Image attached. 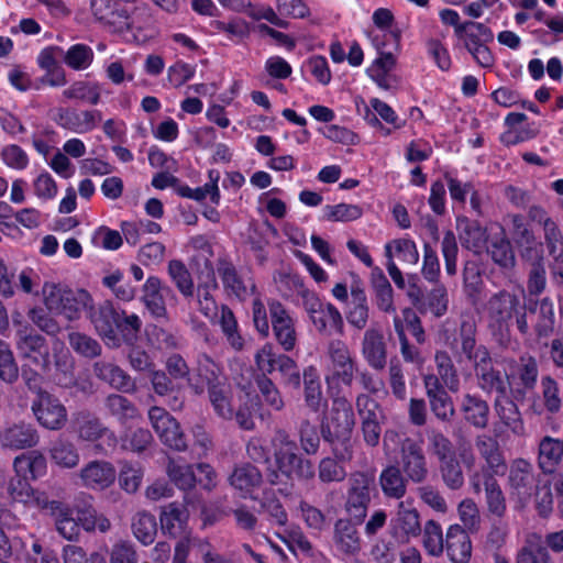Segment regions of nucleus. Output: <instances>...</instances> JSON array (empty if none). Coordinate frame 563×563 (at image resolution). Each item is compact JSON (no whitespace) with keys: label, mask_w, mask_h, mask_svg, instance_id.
I'll use <instances>...</instances> for the list:
<instances>
[{"label":"nucleus","mask_w":563,"mask_h":563,"mask_svg":"<svg viewBox=\"0 0 563 563\" xmlns=\"http://www.w3.org/2000/svg\"><path fill=\"white\" fill-rule=\"evenodd\" d=\"M65 63L73 69L87 68L93 58L92 49L85 44L73 45L66 53L64 52Z\"/></svg>","instance_id":"774afa93"},{"label":"nucleus","mask_w":563,"mask_h":563,"mask_svg":"<svg viewBox=\"0 0 563 563\" xmlns=\"http://www.w3.org/2000/svg\"><path fill=\"white\" fill-rule=\"evenodd\" d=\"M399 467L404 476L413 484H421L428 478L427 457L416 440L407 438L404 441Z\"/></svg>","instance_id":"9b49d317"},{"label":"nucleus","mask_w":563,"mask_h":563,"mask_svg":"<svg viewBox=\"0 0 563 563\" xmlns=\"http://www.w3.org/2000/svg\"><path fill=\"white\" fill-rule=\"evenodd\" d=\"M551 556L544 544L538 539L528 540L516 558V563H550Z\"/></svg>","instance_id":"052dcab7"},{"label":"nucleus","mask_w":563,"mask_h":563,"mask_svg":"<svg viewBox=\"0 0 563 563\" xmlns=\"http://www.w3.org/2000/svg\"><path fill=\"white\" fill-rule=\"evenodd\" d=\"M464 420L475 429L487 428L489 421V405L477 395L465 394L461 402Z\"/></svg>","instance_id":"c85d7f7f"},{"label":"nucleus","mask_w":563,"mask_h":563,"mask_svg":"<svg viewBox=\"0 0 563 563\" xmlns=\"http://www.w3.org/2000/svg\"><path fill=\"white\" fill-rule=\"evenodd\" d=\"M217 272L228 297L243 301L255 291V285L245 280L231 262L219 260Z\"/></svg>","instance_id":"f3484780"},{"label":"nucleus","mask_w":563,"mask_h":563,"mask_svg":"<svg viewBox=\"0 0 563 563\" xmlns=\"http://www.w3.org/2000/svg\"><path fill=\"white\" fill-rule=\"evenodd\" d=\"M219 323L229 344L236 351L243 349L244 341L238 330V321L233 311L225 305L221 306V316Z\"/></svg>","instance_id":"864d4df0"},{"label":"nucleus","mask_w":563,"mask_h":563,"mask_svg":"<svg viewBox=\"0 0 563 563\" xmlns=\"http://www.w3.org/2000/svg\"><path fill=\"white\" fill-rule=\"evenodd\" d=\"M67 340L73 351L85 358H96L102 353L101 344L86 333L70 331Z\"/></svg>","instance_id":"de8ad7c7"},{"label":"nucleus","mask_w":563,"mask_h":563,"mask_svg":"<svg viewBox=\"0 0 563 563\" xmlns=\"http://www.w3.org/2000/svg\"><path fill=\"white\" fill-rule=\"evenodd\" d=\"M532 464L525 459H516L509 467L508 484L510 489L521 498L531 496L534 486Z\"/></svg>","instance_id":"5701e85b"},{"label":"nucleus","mask_w":563,"mask_h":563,"mask_svg":"<svg viewBox=\"0 0 563 563\" xmlns=\"http://www.w3.org/2000/svg\"><path fill=\"white\" fill-rule=\"evenodd\" d=\"M31 411L44 429L58 431L67 423L66 407L49 391L32 398Z\"/></svg>","instance_id":"1a4fd4ad"},{"label":"nucleus","mask_w":563,"mask_h":563,"mask_svg":"<svg viewBox=\"0 0 563 563\" xmlns=\"http://www.w3.org/2000/svg\"><path fill=\"white\" fill-rule=\"evenodd\" d=\"M173 290L163 285L162 280L156 276H150L142 287L141 301L146 310L155 319H166L167 309L164 294H172Z\"/></svg>","instance_id":"aec40b11"},{"label":"nucleus","mask_w":563,"mask_h":563,"mask_svg":"<svg viewBox=\"0 0 563 563\" xmlns=\"http://www.w3.org/2000/svg\"><path fill=\"white\" fill-rule=\"evenodd\" d=\"M255 382L266 405L276 411H280L285 402L275 383L267 376H257Z\"/></svg>","instance_id":"338daca9"},{"label":"nucleus","mask_w":563,"mask_h":563,"mask_svg":"<svg viewBox=\"0 0 563 563\" xmlns=\"http://www.w3.org/2000/svg\"><path fill=\"white\" fill-rule=\"evenodd\" d=\"M298 439L301 450L308 455H316L320 448V435L317 426L308 419L301 420L299 423Z\"/></svg>","instance_id":"4d7b16f0"},{"label":"nucleus","mask_w":563,"mask_h":563,"mask_svg":"<svg viewBox=\"0 0 563 563\" xmlns=\"http://www.w3.org/2000/svg\"><path fill=\"white\" fill-rule=\"evenodd\" d=\"M286 357V354L276 353L273 346L265 344L255 354V363L258 371L262 373L260 376H267L278 369V364H282V360Z\"/></svg>","instance_id":"680f3d73"},{"label":"nucleus","mask_w":563,"mask_h":563,"mask_svg":"<svg viewBox=\"0 0 563 563\" xmlns=\"http://www.w3.org/2000/svg\"><path fill=\"white\" fill-rule=\"evenodd\" d=\"M482 487H484L485 490L488 511L496 518H503L507 510V504L497 479L492 476H485V481H481V488Z\"/></svg>","instance_id":"c03bdc74"},{"label":"nucleus","mask_w":563,"mask_h":563,"mask_svg":"<svg viewBox=\"0 0 563 563\" xmlns=\"http://www.w3.org/2000/svg\"><path fill=\"white\" fill-rule=\"evenodd\" d=\"M263 481L260 468L249 462L236 465L229 477L230 485L244 493L260 488Z\"/></svg>","instance_id":"473e14b6"},{"label":"nucleus","mask_w":563,"mask_h":563,"mask_svg":"<svg viewBox=\"0 0 563 563\" xmlns=\"http://www.w3.org/2000/svg\"><path fill=\"white\" fill-rule=\"evenodd\" d=\"M493 406L500 426L517 437L525 434L522 415L517 404L508 395L495 398Z\"/></svg>","instance_id":"b1692460"},{"label":"nucleus","mask_w":563,"mask_h":563,"mask_svg":"<svg viewBox=\"0 0 563 563\" xmlns=\"http://www.w3.org/2000/svg\"><path fill=\"white\" fill-rule=\"evenodd\" d=\"M167 272L176 288L185 298L194 296L195 285L191 274L181 261H169Z\"/></svg>","instance_id":"3c124183"},{"label":"nucleus","mask_w":563,"mask_h":563,"mask_svg":"<svg viewBox=\"0 0 563 563\" xmlns=\"http://www.w3.org/2000/svg\"><path fill=\"white\" fill-rule=\"evenodd\" d=\"M42 292L47 310L70 321L78 319L80 310L91 302V296L85 289L73 290L60 284L45 283Z\"/></svg>","instance_id":"7ed1b4c3"},{"label":"nucleus","mask_w":563,"mask_h":563,"mask_svg":"<svg viewBox=\"0 0 563 563\" xmlns=\"http://www.w3.org/2000/svg\"><path fill=\"white\" fill-rule=\"evenodd\" d=\"M423 545L431 555L438 556L443 552L444 540L442 529L434 520H428L424 525Z\"/></svg>","instance_id":"e2e57ef3"},{"label":"nucleus","mask_w":563,"mask_h":563,"mask_svg":"<svg viewBox=\"0 0 563 563\" xmlns=\"http://www.w3.org/2000/svg\"><path fill=\"white\" fill-rule=\"evenodd\" d=\"M485 465L473 475L471 479L472 487L476 494L481 493V481H485V476H504L507 472V463L503 451L495 453V455L488 456L484 460Z\"/></svg>","instance_id":"49530a36"},{"label":"nucleus","mask_w":563,"mask_h":563,"mask_svg":"<svg viewBox=\"0 0 563 563\" xmlns=\"http://www.w3.org/2000/svg\"><path fill=\"white\" fill-rule=\"evenodd\" d=\"M167 474L173 483L183 490H191L196 485V475L192 466L187 464H178L174 460H169L167 464Z\"/></svg>","instance_id":"5fc2aeb1"},{"label":"nucleus","mask_w":563,"mask_h":563,"mask_svg":"<svg viewBox=\"0 0 563 563\" xmlns=\"http://www.w3.org/2000/svg\"><path fill=\"white\" fill-rule=\"evenodd\" d=\"M487 252L495 264L504 269H511L516 265V257L510 241L504 235H496L487 246Z\"/></svg>","instance_id":"37998d69"},{"label":"nucleus","mask_w":563,"mask_h":563,"mask_svg":"<svg viewBox=\"0 0 563 563\" xmlns=\"http://www.w3.org/2000/svg\"><path fill=\"white\" fill-rule=\"evenodd\" d=\"M487 327L494 342L500 349H509L512 343L511 325L517 320L518 296L506 289L493 294L485 303Z\"/></svg>","instance_id":"f03ea898"},{"label":"nucleus","mask_w":563,"mask_h":563,"mask_svg":"<svg viewBox=\"0 0 563 563\" xmlns=\"http://www.w3.org/2000/svg\"><path fill=\"white\" fill-rule=\"evenodd\" d=\"M328 353L334 368V376L342 384L351 386L357 368L347 345L341 340H333L329 343Z\"/></svg>","instance_id":"4be33fe9"},{"label":"nucleus","mask_w":563,"mask_h":563,"mask_svg":"<svg viewBox=\"0 0 563 563\" xmlns=\"http://www.w3.org/2000/svg\"><path fill=\"white\" fill-rule=\"evenodd\" d=\"M19 378V366L10 345L0 339V379L13 384Z\"/></svg>","instance_id":"13d9d810"},{"label":"nucleus","mask_w":563,"mask_h":563,"mask_svg":"<svg viewBox=\"0 0 563 563\" xmlns=\"http://www.w3.org/2000/svg\"><path fill=\"white\" fill-rule=\"evenodd\" d=\"M225 380L222 367L202 353L197 357L194 375L188 377V387L195 395L200 396L206 389L209 390Z\"/></svg>","instance_id":"ddd939ff"},{"label":"nucleus","mask_w":563,"mask_h":563,"mask_svg":"<svg viewBox=\"0 0 563 563\" xmlns=\"http://www.w3.org/2000/svg\"><path fill=\"white\" fill-rule=\"evenodd\" d=\"M103 408L108 416L121 424H126L140 416L135 404L122 394H109L103 400Z\"/></svg>","instance_id":"2f4dec72"},{"label":"nucleus","mask_w":563,"mask_h":563,"mask_svg":"<svg viewBox=\"0 0 563 563\" xmlns=\"http://www.w3.org/2000/svg\"><path fill=\"white\" fill-rule=\"evenodd\" d=\"M476 334L475 321L466 318L462 320L457 336L451 344L455 356H464L472 364L474 372L493 360L489 350L484 344L477 343Z\"/></svg>","instance_id":"423d86ee"},{"label":"nucleus","mask_w":563,"mask_h":563,"mask_svg":"<svg viewBox=\"0 0 563 563\" xmlns=\"http://www.w3.org/2000/svg\"><path fill=\"white\" fill-rule=\"evenodd\" d=\"M51 459L60 467L73 468L79 463V454L74 443L57 439L49 450Z\"/></svg>","instance_id":"8fccbe9b"},{"label":"nucleus","mask_w":563,"mask_h":563,"mask_svg":"<svg viewBox=\"0 0 563 563\" xmlns=\"http://www.w3.org/2000/svg\"><path fill=\"white\" fill-rule=\"evenodd\" d=\"M117 333L125 344L134 345L139 340V335L142 329V321L139 316L132 313L126 314L124 310H122L120 316V321L118 322Z\"/></svg>","instance_id":"6e6d98bb"},{"label":"nucleus","mask_w":563,"mask_h":563,"mask_svg":"<svg viewBox=\"0 0 563 563\" xmlns=\"http://www.w3.org/2000/svg\"><path fill=\"white\" fill-rule=\"evenodd\" d=\"M122 310L114 308L110 301H104L98 307L90 309V321L97 333L103 339L107 345L120 346V338L117 333L118 322Z\"/></svg>","instance_id":"4468645a"},{"label":"nucleus","mask_w":563,"mask_h":563,"mask_svg":"<svg viewBox=\"0 0 563 563\" xmlns=\"http://www.w3.org/2000/svg\"><path fill=\"white\" fill-rule=\"evenodd\" d=\"M272 327L277 342L285 351H291L296 345V331L294 322L279 301L269 303Z\"/></svg>","instance_id":"6ab92c4d"},{"label":"nucleus","mask_w":563,"mask_h":563,"mask_svg":"<svg viewBox=\"0 0 563 563\" xmlns=\"http://www.w3.org/2000/svg\"><path fill=\"white\" fill-rule=\"evenodd\" d=\"M354 426L355 417L350 401L345 398L334 399L330 417L321 422L320 433L340 462H347L353 457Z\"/></svg>","instance_id":"f257e3e1"},{"label":"nucleus","mask_w":563,"mask_h":563,"mask_svg":"<svg viewBox=\"0 0 563 563\" xmlns=\"http://www.w3.org/2000/svg\"><path fill=\"white\" fill-rule=\"evenodd\" d=\"M312 324L321 334H331L332 330L343 332V318L340 311L330 302H327L316 316H312Z\"/></svg>","instance_id":"79ce46f5"},{"label":"nucleus","mask_w":563,"mask_h":563,"mask_svg":"<svg viewBox=\"0 0 563 563\" xmlns=\"http://www.w3.org/2000/svg\"><path fill=\"white\" fill-rule=\"evenodd\" d=\"M52 382L62 388H73L77 384L75 364L68 352L54 354V371L48 375Z\"/></svg>","instance_id":"c9c22d12"},{"label":"nucleus","mask_w":563,"mask_h":563,"mask_svg":"<svg viewBox=\"0 0 563 563\" xmlns=\"http://www.w3.org/2000/svg\"><path fill=\"white\" fill-rule=\"evenodd\" d=\"M446 553L454 563H468L472 543L468 533L459 525L451 526L445 537Z\"/></svg>","instance_id":"cd10ccee"},{"label":"nucleus","mask_w":563,"mask_h":563,"mask_svg":"<svg viewBox=\"0 0 563 563\" xmlns=\"http://www.w3.org/2000/svg\"><path fill=\"white\" fill-rule=\"evenodd\" d=\"M74 422L78 438L84 441L95 442L109 431L101 419L88 410L77 412Z\"/></svg>","instance_id":"f704fd0d"},{"label":"nucleus","mask_w":563,"mask_h":563,"mask_svg":"<svg viewBox=\"0 0 563 563\" xmlns=\"http://www.w3.org/2000/svg\"><path fill=\"white\" fill-rule=\"evenodd\" d=\"M74 510L77 514L78 522L86 532H93L98 529L100 532L104 533L110 530V520L103 514H99L95 509L91 496L80 494L75 499Z\"/></svg>","instance_id":"a211bd4d"},{"label":"nucleus","mask_w":563,"mask_h":563,"mask_svg":"<svg viewBox=\"0 0 563 563\" xmlns=\"http://www.w3.org/2000/svg\"><path fill=\"white\" fill-rule=\"evenodd\" d=\"M449 307V296L446 288L443 285H435L430 291L424 295L420 312H430L434 317L440 318L444 316Z\"/></svg>","instance_id":"09e8293b"},{"label":"nucleus","mask_w":563,"mask_h":563,"mask_svg":"<svg viewBox=\"0 0 563 563\" xmlns=\"http://www.w3.org/2000/svg\"><path fill=\"white\" fill-rule=\"evenodd\" d=\"M408 482L398 465H388L379 475L382 492L389 499H401L407 494Z\"/></svg>","instance_id":"72a5a7b5"},{"label":"nucleus","mask_w":563,"mask_h":563,"mask_svg":"<svg viewBox=\"0 0 563 563\" xmlns=\"http://www.w3.org/2000/svg\"><path fill=\"white\" fill-rule=\"evenodd\" d=\"M305 402L313 412L321 408L323 395L318 371L313 366H308L302 372Z\"/></svg>","instance_id":"58836bf2"},{"label":"nucleus","mask_w":563,"mask_h":563,"mask_svg":"<svg viewBox=\"0 0 563 563\" xmlns=\"http://www.w3.org/2000/svg\"><path fill=\"white\" fill-rule=\"evenodd\" d=\"M324 218L328 221L333 222H347L354 221L362 217L363 210L357 205L350 203H339L335 206H325L324 207Z\"/></svg>","instance_id":"69168bd1"},{"label":"nucleus","mask_w":563,"mask_h":563,"mask_svg":"<svg viewBox=\"0 0 563 563\" xmlns=\"http://www.w3.org/2000/svg\"><path fill=\"white\" fill-rule=\"evenodd\" d=\"M563 462V445L560 440L544 437L539 443L538 465L544 474H553Z\"/></svg>","instance_id":"7c9ffc66"},{"label":"nucleus","mask_w":563,"mask_h":563,"mask_svg":"<svg viewBox=\"0 0 563 563\" xmlns=\"http://www.w3.org/2000/svg\"><path fill=\"white\" fill-rule=\"evenodd\" d=\"M187 511L175 503L169 504L161 515V528L170 538L179 537L187 521Z\"/></svg>","instance_id":"a19ab883"},{"label":"nucleus","mask_w":563,"mask_h":563,"mask_svg":"<svg viewBox=\"0 0 563 563\" xmlns=\"http://www.w3.org/2000/svg\"><path fill=\"white\" fill-rule=\"evenodd\" d=\"M40 443V433L32 422L20 420L0 430V446L7 451L29 450Z\"/></svg>","instance_id":"f8f14e48"},{"label":"nucleus","mask_w":563,"mask_h":563,"mask_svg":"<svg viewBox=\"0 0 563 563\" xmlns=\"http://www.w3.org/2000/svg\"><path fill=\"white\" fill-rule=\"evenodd\" d=\"M84 486L91 489H104L115 479V468L107 461H91L80 471Z\"/></svg>","instance_id":"393cba45"},{"label":"nucleus","mask_w":563,"mask_h":563,"mask_svg":"<svg viewBox=\"0 0 563 563\" xmlns=\"http://www.w3.org/2000/svg\"><path fill=\"white\" fill-rule=\"evenodd\" d=\"M67 99L87 100L91 104H97L100 100V89L97 84L87 81H76L69 88L63 91Z\"/></svg>","instance_id":"0e129e2a"},{"label":"nucleus","mask_w":563,"mask_h":563,"mask_svg":"<svg viewBox=\"0 0 563 563\" xmlns=\"http://www.w3.org/2000/svg\"><path fill=\"white\" fill-rule=\"evenodd\" d=\"M434 361L437 364L438 375H435L439 380L445 385L451 391H457L460 380L453 364V361L448 352L438 351L434 356Z\"/></svg>","instance_id":"603ef678"},{"label":"nucleus","mask_w":563,"mask_h":563,"mask_svg":"<svg viewBox=\"0 0 563 563\" xmlns=\"http://www.w3.org/2000/svg\"><path fill=\"white\" fill-rule=\"evenodd\" d=\"M459 239L463 247L478 254L487 242L486 230L476 221L457 218Z\"/></svg>","instance_id":"c756f323"},{"label":"nucleus","mask_w":563,"mask_h":563,"mask_svg":"<svg viewBox=\"0 0 563 563\" xmlns=\"http://www.w3.org/2000/svg\"><path fill=\"white\" fill-rule=\"evenodd\" d=\"M350 519H338L334 525V541L340 551L354 554L360 550L357 530Z\"/></svg>","instance_id":"4c0bfd02"},{"label":"nucleus","mask_w":563,"mask_h":563,"mask_svg":"<svg viewBox=\"0 0 563 563\" xmlns=\"http://www.w3.org/2000/svg\"><path fill=\"white\" fill-rule=\"evenodd\" d=\"M373 484V477L364 472H354L349 477L344 508L355 523H362L367 515Z\"/></svg>","instance_id":"0eeeda50"},{"label":"nucleus","mask_w":563,"mask_h":563,"mask_svg":"<svg viewBox=\"0 0 563 563\" xmlns=\"http://www.w3.org/2000/svg\"><path fill=\"white\" fill-rule=\"evenodd\" d=\"M478 387L486 394H496L495 398H500L508 395L510 386L509 376L493 366L490 363L483 365L475 371Z\"/></svg>","instance_id":"a878e982"},{"label":"nucleus","mask_w":563,"mask_h":563,"mask_svg":"<svg viewBox=\"0 0 563 563\" xmlns=\"http://www.w3.org/2000/svg\"><path fill=\"white\" fill-rule=\"evenodd\" d=\"M426 395L432 413L442 422H449L455 415V408L451 396L439 378L429 374L423 377Z\"/></svg>","instance_id":"2eb2a0df"},{"label":"nucleus","mask_w":563,"mask_h":563,"mask_svg":"<svg viewBox=\"0 0 563 563\" xmlns=\"http://www.w3.org/2000/svg\"><path fill=\"white\" fill-rule=\"evenodd\" d=\"M131 530L142 544H152L157 534L155 516L145 510L137 511L131 519Z\"/></svg>","instance_id":"ea45409f"},{"label":"nucleus","mask_w":563,"mask_h":563,"mask_svg":"<svg viewBox=\"0 0 563 563\" xmlns=\"http://www.w3.org/2000/svg\"><path fill=\"white\" fill-rule=\"evenodd\" d=\"M420 516L416 508L399 503L396 517L393 519V536L401 542H409L421 534Z\"/></svg>","instance_id":"412c9836"},{"label":"nucleus","mask_w":563,"mask_h":563,"mask_svg":"<svg viewBox=\"0 0 563 563\" xmlns=\"http://www.w3.org/2000/svg\"><path fill=\"white\" fill-rule=\"evenodd\" d=\"M208 396L214 412L219 417L225 420L233 418L234 410L231 404L232 391L227 380L209 389Z\"/></svg>","instance_id":"a18cd8bd"},{"label":"nucleus","mask_w":563,"mask_h":563,"mask_svg":"<svg viewBox=\"0 0 563 563\" xmlns=\"http://www.w3.org/2000/svg\"><path fill=\"white\" fill-rule=\"evenodd\" d=\"M93 15L110 31L141 29L134 0H91Z\"/></svg>","instance_id":"20e7f679"},{"label":"nucleus","mask_w":563,"mask_h":563,"mask_svg":"<svg viewBox=\"0 0 563 563\" xmlns=\"http://www.w3.org/2000/svg\"><path fill=\"white\" fill-rule=\"evenodd\" d=\"M148 419L164 445L178 452L187 450V438L179 422L167 410L157 406L151 407Z\"/></svg>","instance_id":"6e6552de"},{"label":"nucleus","mask_w":563,"mask_h":563,"mask_svg":"<svg viewBox=\"0 0 563 563\" xmlns=\"http://www.w3.org/2000/svg\"><path fill=\"white\" fill-rule=\"evenodd\" d=\"M371 286L378 309L385 312L395 311L391 285L383 271L378 267L372 269Z\"/></svg>","instance_id":"e433bc0d"},{"label":"nucleus","mask_w":563,"mask_h":563,"mask_svg":"<svg viewBox=\"0 0 563 563\" xmlns=\"http://www.w3.org/2000/svg\"><path fill=\"white\" fill-rule=\"evenodd\" d=\"M297 451H279L277 454H273L275 467L268 466L266 470V479L271 485H280L285 483L284 479L287 482L297 478L298 481L309 482L314 478L316 470L313 463Z\"/></svg>","instance_id":"39448f33"},{"label":"nucleus","mask_w":563,"mask_h":563,"mask_svg":"<svg viewBox=\"0 0 563 563\" xmlns=\"http://www.w3.org/2000/svg\"><path fill=\"white\" fill-rule=\"evenodd\" d=\"M362 353L369 366L382 371L387 364V351L383 333L377 329H368L364 333Z\"/></svg>","instance_id":"bb28decb"},{"label":"nucleus","mask_w":563,"mask_h":563,"mask_svg":"<svg viewBox=\"0 0 563 563\" xmlns=\"http://www.w3.org/2000/svg\"><path fill=\"white\" fill-rule=\"evenodd\" d=\"M440 473L450 489L457 490L464 485L462 466L454 456L440 461Z\"/></svg>","instance_id":"bf43d9fd"},{"label":"nucleus","mask_w":563,"mask_h":563,"mask_svg":"<svg viewBox=\"0 0 563 563\" xmlns=\"http://www.w3.org/2000/svg\"><path fill=\"white\" fill-rule=\"evenodd\" d=\"M93 375L111 388L122 394H134L137 390L136 382L119 365L107 361H97L92 364Z\"/></svg>","instance_id":"dca6fc26"},{"label":"nucleus","mask_w":563,"mask_h":563,"mask_svg":"<svg viewBox=\"0 0 563 563\" xmlns=\"http://www.w3.org/2000/svg\"><path fill=\"white\" fill-rule=\"evenodd\" d=\"M15 341V347L22 360L38 367L43 374L51 372V352L46 339L37 333L24 331Z\"/></svg>","instance_id":"9d476101"}]
</instances>
